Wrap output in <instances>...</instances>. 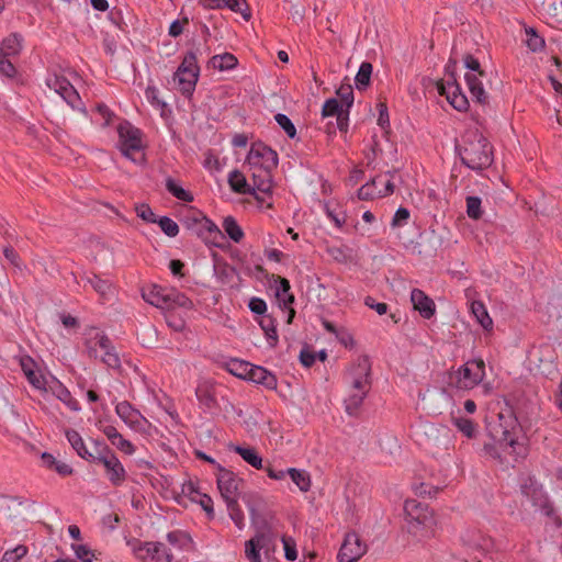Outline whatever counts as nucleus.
Instances as JSON below:
<instances>
[{"instance_id": "473e14b6", "label": "nucleus", "mask_w": 562, "mask_h": 562, "mask_svg": "<svg viewBox=\"0 0 562 562\" xmlns=\"http://www.w3.org/2000/svg\"><path fill=\"white\" fill-rule=\"evenodd\" d=\"M22 36L18 33H12L5 37L0 46V54L2 56H15L19 55L22 49Z\"/></svg>"}, {"instance_id": "79ce46f5", "label": "nucleus", "mask_w": 562, "mask_h": 562, "mask_svg": "<svg viewBox=\"0 0 562 562\" xmlns=\"http://www.w3.org/2000/svg\"><path fill=\"white\" fill-rule=\"evenodd\" d=\"M372 69H373L372 65L368 61H363L360 65L359 70L355 78L356 87L358 90H363L369 86L371 75H372Z\"/></svg>"}, {"instance_id": "4d7b16f0", "label": "nucleus", "mask_w": 562, "mask_h": 562, "mask_svg": "<svg viewBox=\"0 0 562 562\" xmlns=\"http://www.w3.org/2000/svg\"><path fill=\"white\" fill-rule=\"evenodd\" d=\"M345 110L344 105L335 98L325 101L322 108L323 117L336 116Z\"/></svg>"}, {"instance_id": "aec40b11", "label": "nucleus", "mask_w": 562, "mask_h": 562, "mask_svg": "<svg viewBox=\"0 0 562 562\" xmlns=\"http://www.w3.org/2000/svg\"><path fill=\"white\" fill-rule=\"evenodd\" d=\"M411 301L414 308L419 312L422 317L429 319L435 315V302L424 291L414 289L411 292Z\"/></svg>"}, {"instance_id": "4c0bfd02", "label": "nucleus", "mask_w": 562, "mask_h": 562, "mask_svg": "<svg viewBox=\"0 0 562 562\" xmlns=\"http://www.w3.org/2000/svg\"><path fill=\"white\" fill-rule=\"evenodd\" d=\"M286 472L290 475L292 482L300 488V491L307 492L311 488L312 482L307 471L289 468Z\"/></svg>"}, {"instance_id": "864d4df0", "label": "nucleus", "mask_w": 562, "mask_h": 562, "mask_svg": "<svg viewBox=\"0 0 562 562\" xmlns=\"http://www.w3.org/2000/svg\"><path fill=\"white\" fill-rule=\"evenodd\" d=\"M156 223L168 237H176L179 234V225L169 216H161Z\"/></svg>"}, {"instance_id": "a19ab883", "label": "nucleus", "mask_w": 562, "mask_h": 562, "mask_svg": "<svg viewBox=\"0 0 562 562\" xmlns=\"http://www.w3.org/2000/svg\"><path fill=\"white\" fill-rule=\"evenodd\" d=\"M166 189L171 195L180 201L192 202L194 199L191 192L183 189L176 180L170 177L166 180Z\"/></svg>"}, {"instance_id": "13d9d810", "label": "nucleus", "mask_w": 562, "mask_h": 562, "mask_svg": "<svg viewBox=\"0 0 562 562\" xmlns=\"http://www.w3.org/2000/svg\"><path fill=\"white\" fill-rule=\"evenodd\" d=\"M27 553V548L19 544L13 549L7 550L0 562H19Z\"/></svg>"}, {"instance_id": "7c9ffc66", "label": "nucleus", "mask_w": 562, "mask_h": 562, "mask_svg": "<svg viewBox=\"0 0 562 562\" xmlns=\"http://www.w3.org/2000/svg\"><path fill=\"white\" fill-rule=\"evenodd\" d=\"M33 361L31 359L23 360L21 362L22 370L30 382L31 385H33L37 390H47L48 382L44 378V375L40 372H36L33 370Z\"/></svg>"}, {"instance_id": "f257e3e1", "label": "nucleus", "mask_w": 562, "mask_h": 562, "mask_svg": "<svg viewBox=\"0 0 562 562\" xmlns=\"http://www.w3.org/2000/svg\"><path fill=\"white\" fill-rule=\"evenodd\" d=\"M501 436L498 446L502 448L504 459L509 456L514 462L524 460L529 452L528 440L522 434V428L512 409L498 414Z\"/></svg>"}, {"instance_id": "c03bdc74", "label": "nucleus", "mask_w": 562, "mask_h": 562, "mask_svg": "<svg viewBox=\"0 0 562 562\" xmlns=\"http://www.w3.org/2000/svg\"><path fill=\"white\" fill-rule=\"evenodd\" d=\"M195 395L199 403L206 409H213L216 406V400L206 385H199L195 390Z\"/></svg>"}, {"instance_id": "e433bc0d", "label": "nucleus", "mask_w": 562, "mask_h": 562, "mask_svg": "<svg viewBox=\"0 0 562 562\" xmlns=\"http://www.w3.org/2000/svg\"><path fill=\"white\" fill-rule=\"evenodd\" d=\"M237 64V58L231 53L215 55L210 59V65L221 71L234 69Z\"/></svg>"}, {"instance_id": "c85d7f7f", "label": "nucleus", "mask_w": 562, "mask_h": 562, "mask_svg": "<svg viewBox=\"0 0 562 562\" xmlns=\"http://www.w3.org/2000/svg\"><path fill=\"white\" fill-rule=\"evenodd\" d=\"M66 438L79 457L89 462L93 460V452L88 450L82 437L77 430L68 429L66 431Z\"/></svg>"}, {"instance_id": "a18cd8bd", "label": "nucleus", "mask_w": 562, "mask_h": 562, "mask_svg": "<svg viewBox=\"0 0 562 562\" xmlns=\"http://www.w3.org/2000/svg\"><path fill=\"white\" fill-rule=\"evenodd\" d=\"M188 492L195 494V496H192V499L198 502L210 517L214 516L213 501L209 495L195 491L192 483L188 485Z\"/></svg>"}, {"instance_id": "f8f14e48", "label": "nucleus", "mask_w": 562, "mask_h": 562, "mask_svg": "<svg viewBox=\"0 0 562 562\" xmlns=\"http://www.w3.org/2000/svg\"><path fill=\"white\" fill-rule=\"evenodd\" d=\"M217 487L224 502L238 501L240 485L244 483L243 479L238 477L233 471L224 469L221 464H217Z\"/></svg>"}, {"instance_id": "f3484780", "label": "nucleus", "mask_w": 562, "mask_h": 562, "mask_svg": "<svg viewBox=\"0 0 562 562\" xmlns=\"http://www.w3.org/2000/svg\"><path fill=\"white\" fill-rule=\"evenodd\" d=\"M404 512L408 524H416L430 527L434 522V514L428 505L417 499H407L404 504Z\"/></svg>"}, {"instance_id": "052dcab7", "label": "nucleus", "mask_w": 562, "mask_h": 562, "mask_svg": "<svg viewBox=\"0 0 562 562\" xmlns=\"http://www.w3.org/2000/svg\"><path fill=\"white\" fill-rule=\"evenodd\" d=\"M411 213L406 207H398L392 218V228H400L407 225Z\"/></svg>"}, {"instance_id": "69168bd1", "label": "nucleus", "mask_w": 562, "mask_h": 562, "mask_svg": "<svg viewBox=\"0 0 562 562\" xmlns=\"http://www.w3.org/2000/svg\"><path fill=\"white\" fill-rule=\"evenodd\" d=\"M300 361L306 368L312 367L316 361V352L308 346L303 347L300 351Z\"/></svg>"}, {"instance_id": "6ab92c4d", "label": "nucleus", "mask_w": 562, "mask_h": 562, "mask_svg": "<svg viewBox=\"0 0 562 562\" xmlns=\"http://www.w3.org/2000/svg\"><path fill=\"white\" fill-rule=\"evenodd\" d=\"M138 559L149 562H172V554L162 542H143L134 549Z\"/></svg>"}, {"instance_id": "6e6552de", "label": "nucleus", "mask_w": 562, "mask_h": 562, "mask_svg": "<svg viewBox=\"0 0 562 562\" xmlns=\"http://www.w3.org/2000/svg\"><path fill=\"white\" fill-rule=\"evenodd\" d=\"M119 147L122 155L134 162L138 159L134 154L140 153L143 149L142 131L127 121H123L117 125Z\"/></svg>"}, {"instance_id": "de8ad7c7", "label": "nucleus", "mask_w": 562, "mask_h": 562, "mask_svg": "<svg viewBox=\"0 0 562 562\" xmlns=\"http://www.w3.org/2000/svg\"><path fill=\"white\" fill-rule=\"evenodd\" d=\"M467 214L472 220H480L483 215L482 199L476 195H470L465 200Z\"/></svg>"}, {"instance_id": "ea45409f", "label": "nucleus", "mask_w": 562, "mask_h": 562, "mask_svg": "<svg viewBox=\"0 0 562 562\" xmlns=\"http://www.w3.org/2000/svg\"><path fill=\"white\" fill-rule=\"evenodd\" d=\"M226 235L235 243H239L244 238V231L233 216H226L222 223Z\"/></svg>"}, {"instance_id": "4be33fe9", "label": "nucleus", "mask_w": 562, "mask_h": 562, "mask_svg": "<svg viewBox=\"0 0 562 562\" xmlns=\"http://www.w3.org/2000/svg\"><path fill=\"white\" fill-rule=\"evenodd\" d=\"M251 171L252 186L255 193H262L263 195H270L272 192V176L273 169H249Z\"/></svg>"}, {"instance_id": "b1692460", "label": "nucleus", "mask_w": 562, "mask_h": 562, "mask_svg": "<svg viewBox=\"0 0 562 562\" xmlns=\"http://www.w3.org/2000/svg\"><path fill=\"white\" fill-rule=\"evenodd\" d=\"M47 390L50 391L52 394L63 402L70 411H80L79 402L72 397L70 391L58 380L54 379L52 383L47 385Z\"/></svg>"}, {"instance_id": "680f3d73", "label": "nucleus", "mask_w": 562, "mask_h": 562, "mask_svg": "<svg viewBox=\"0 0 562 562\" xmlns=\"http://www.w3.org/2000/svg\"><path fill=\"white\" fill-rule=\"evenodd\" d=\"M76 558L82 562H93L94 554L92 550L86 544H71Z\"/></svg>"}, {"instance_id": "9d476101", "label": "nucleus", "mask_w": 562, "mask_h": 562, "mask_svg": "<svg viewBox=\"0 0 562 562\" xmlns=\"http://www.w3.org/2000/svg\"><path fill=\"white\" fill-rule=\"evenodd\" d=\"M46 85L49 89L58 93L71 109L81 111L83 113L86 112L78 91L66 77L50 75L46 79Z\"/></svg>"}, {"instance_id": "ddd939ff", "label": "nucleus", "mask_w": 562, "mask_h": 562, "mask_svg": "<svg viewBox=\"0 0 562 562\" xmlns=\"http://www.w3.org/2000/svg\"><path fill=\"white\" fill-rule=\"evenodd\" d=\"M102 450L105 451V454H99L97 463L104 467L106 477L113 486H121L127 476L122 462L110 448H102Z\"/></svg>"}, {"instance_id": "09e8293b", "label": "nucleus", "mask_w": 562, "mask_h": 562, "mask_svg": "<svg viewBox=\"0 0 562 562\" xmlns=\"http://www.w3.org/2000/svg\"><path fill=\"white\" fill-rule=\"evenodd\" d=\"M226 507L229 514L231 519L234 521L236 527L241 530L245 526V516L240 507L238 506V501L225 502Z\"/></svg>"}, {"instance_id": "2f4dec72", "label": "nucleus", "mask_w": 562, "mask_h": 562, "mask_svg": "<svg viewBox=\"0 0 562 562\" xmlns=\"http://www.w3.org/2000/svg\"><path fill=\"white\" fill-rule=\"evenodd\" d=\"M369 391H352L350 390L349 395L345 398V411L349 416H356L367 397Z\"/></svg>"}, {"instance_id": "5fc2aeb1", "label": "nucleus", "mask_w": 562, "mask_h": 562, "mask_svg": "<svg viewBox=\"0 0 562 562\" xmlns=\"http://www.w3.org/2000/svg\"><path fill=\"white\" fill-rule=\"evenodd\" d=\"M483 451L485 456H488L492 459L498 460L499 462L505 461L502 448L498 446V438L496 437L484 443Z\"/></svg>"}, {"instance_id": "58836bf2", "label": "nucleus", "mask_w": 562, "mask_h": 562, "mask_svg": "<svg viewBox=\"0 0 562 562\" xmlns=\"http://www.w3.org/2000/svg\"><path fill=\"white\" fill-rule=\"evenodd\" d=\"M259 325L265 331L269 346L276 347L279 341L276 321L271 316H263Z\"/></svg>"}, {"instance_id": "423d86ee", "label": "nucleus", "mask_w": 562, "mask_h": 562, "mask_svg": "<svg viewBox=\"0 0 562 562\" xmlns=\"http://www.w3.org/2000/svg\"><path fill=\"white\" fill-rule=\"evenodd\" d=\"M200 75V67L196 60V54L192 50L188 52L177 71L173 80L178 82L179 90L186 98H191Z\"/></svg>"}, {"instance_id": "cd10ccee", "label": "nucleus", "mask_w": 562, "mask_h": 562, "mask_svg": "<svg viewBox=\"0 0 562 562\" xmlns=\"http://www.w3.org/2000/svg\"><path fill=\"white\" fill-rule=\"evenodd\" d=\"M168 289L169 288L154 284L149 289L143 291V299L156 307L165 308L167 304Z\"/></svg>"}, {"instance_id": "c9c22d12", "label": "nucleus", "mask_w": 562, "mask_h": 562, "mask_svg": "<svg viewBox=\"0 0 562 562\" xmlns=\"http://www.w3.org/2000/svg\"><path fill=\"white\" fill-rule=\"evenodd\" d=\"M471 313L485 330H491L493 328V319L481 301H473L471 303Z\"/></svg>"}, {"instance_id": "9b49d317", "label": "nucleus", "mask_w": 562, "mask_h": 562, "mask_svg": "<svg viewBox=\"0 0 562 562\" xmlns=\"http://www.w3.org/2000/svg\"><path fill=\"white\" fill-rule=\"evenodd\" d=\"M278 162L277 151L261 142L251 145L245 161L249 169H276Z\"/></svg>"}, {"instance_id": "338daca9", "label": "nucleus", "mask_w": 562, "mask_h": 562, "mask_svg": "<svg viewBox=\"0 0 562 562\" xmlns=\"http://www.w3.org/2000/svg\"><path fill=\"white\" fill-rule=\"evenodd\" d=\"M245 555L250 562H261L260 550L255 544V541H246Z\"/></svg>"}, {"instance_id": "2eb2a0df", "label": "nucleus", "mask_w": 562, "mask_h": 562, "mask_svg": "<svg viewBox=\"0 0 562 562\" xmlns=\"http://www.w3.org/2000/svg\"><path fill=\"white\" fill-rule=\"evenodd\" d=\"M71 276L78 285L82 284L83 289L88 285L91 286L103 300H109L113 295L114 288L108 279H102L98 274L88 271H82L79 274L72 272Z\"/></svg>"}, {"instance_id": "0e129e2a", "label": "nucleus", "mask_w": 562, "mask_h": 562, "mask_svg": "<svg viewBox=\"0 0 562 562\" xmlns=\"http://www.w3.org/2000/svg\"><path fill=\"white\" fill-rule=\"evenodd\" d=\"M284 547V555L289 561H294L297 558L295 541L291 537H282Z\"/></svg>"}, {"instance_id": "bb28decb", "label": "nucleus", "mask_w": 562, "mask_h": 562, "mask_svg": "<svg viewBox=\"0 0 562 562\" xmlns=\"http://www.w3.org/2000/svg\"><path fill=\"white\" fill-rule=\"evenodd\" d=\"M461 539L471 549L487 551L493 547L492 539L480 531H467Z\"/></svg>"}, {"instance_id": "e2e57ef3", "label": "nucleus", "mask_w": 562, "mask_h": 562, "mask_svg": "<svg viewBox=\"0 0 562 562\" xmlns=\"http://www.w3.org/2000/svg\"><path fill=\"white\" fill-rule=\"evenodd\" d=\"M135 211L137 213V216L140 217L143 221L148 223H156V215L148 204H138L135 206Z\"/></svg>"}, {"instance_id": "0eeeda50", "label": "nucleus", "mask_w": 562, "mask_h": 562, "mask_svg": "<svg viewBox=\"0 0 562 562\" xmlns=\"http://www.w3.org/2000/svg\"><path fill=\"white\" fill-rule=\"evenodd\" d=\"M464 66L468 69L464 79L472 99L481 105H487L490 95L485 91L482 80L486 75L482 70L479 59L469 54L464 57Z\"/></svg>"}, {"instance_id": "4468645a", "label": "nucleus", "mask_w": 562, "mask_h": 562, "mask_svg": "<svg viewBox=\"0 0 562 562\" xmlns=\"http://www.w3.org/2000/svg\"><path fill=\"white\" fill-rule=\"evenodd\" d=\"M368 547L356 532H348L337 554L338 562H357L367 553Z\"/></svg>"}, {"instance_id": "72a5a7b5", "label": "nucleus", "mask_w": 562, "mask_h": 562, "mask_svg": "<svg viewBox=\"0 0 562 562\" xmlns=\"http://www.w3.org/2000/svg\"><path fill=\"white\" fill-rule=\"evenodd\" d=\"M451 423L464 437L469 439L474 438L477 434V425L468 417L452 415Z\"/></svg>"}, {"instance_id": "37998d69", "label": "nucleus", "mask_w": 562, "mask_h": 562, "mask_svg": "<svg viewBox=\"0 0 562 562\" xmlns=\"http://www.w3.org/2000/svg\"><path fill=\"white\" fill-rule=\"evenodd\" d=\"M251 367H252L251 363H249L247 361L238 360V359H234L227 364V369H228L229 373H232L233 375H235L237 378L244 379V380H248L249 372H250L249 368H251Z\"/></svg>"}, {"instance_id": "1a4fd4ad", "label": "nucleus", "mask_w": 562, "mask_h": 562, "mask_svg": "<svg viewBox=\"0 0 562 562\" xmlns=\"http://www.w3.org/2000/svg\"><path fill=\"white\" fill-rule=\"evenodd\" d=\"M485 376V364L482 359H474L461 366L453 375V384L459 390H472Z\"/></svg>"}, {"instance_id": "774afa93", "label": "nucleus", "mask_w": 562, "mask_h": 562, "mask_svg": "<svg viewBox=\"0 0 562 562\" xmlns=\"http://www.w3.org/2000/svg\"><path fill=\"white\" fill-rule=\"evenodd\" d=\"M112 445L125 454L132 456L135 452V446L122 435Z\"/></svg>"}, {"instance_id": "8fccbe9b", "label": "nucleus", "mask_w": 562, "mask_h": 562, "mask_svg": "<svg viewBox=\"0 0 562 562\" xmlns=\"http://www.w3.org/2000/svg\"><path fill=\"white\" fill-rule=\"evenodd\" d=\"M526 44L532 52H540L544 48V40L533 27L526 29Z\"/></svg>"}, {"instance_id": "39448f33", "label": "nucleus", "mask_w": 562, "mask_h": 562, "mask_svg": "<svg viewBox=\"0 0 562 562\" xmlns=\"http://www.w3.org/2000/svg\"><path fill=\"white\" fill-rule=\"evenodd\" d=\"M456 65V60L449 59L445 68L447 79L437 82V91L440 95L446 97L452 108L457 111L464 112L469 109V100L457 82L454 76Z\"/></svg>"}, {"instance_id": "a878e982", "label": "nucleus", "mask_w": 562, "mask_h": 562, "mask_svg": "<svg viewBox=\"0 0 562 562\" xmlns=\"http://www.w3.org/2000/svg\"><path fill=\"white\" fill-rule=\"evenodd\" d=\"M195 223L199 225V235H201L206 241H211L213 245L218 246L216 240L224 238L218 226L206 216H201V218L195 220Z\"/></svg>"}, {"instance_id": "f704fd0d", "label": "nucleus", "mask_w": 562, "mask_h": 562, "mask_svg": "<svg viewBox=\"0 0 562 562\" xmlns=\"http://www.w3.org/2000/svg\"><path fill=\"white\" fill-rule=\"evenodd\" d=\"M173 307H183L190 310L193 307V303L184 293H181L175 288H169L167 294V304L165 308L169 310Z\"/></svg>"}, {"instance_id": "7ed1b4c3", "label": "nucleus", "mask_w": 562, "mask_h": 562, "mask_svg": "<svg viewBox=\"0 0 562 562\" xmlns=\"http://www.w3.org/2000/svg\"><path fill=\"white\" fill-rule=\"evenodd\" d=\"M87 352L90 358L98 359L111 369L121 368V359L111 339L101 331H93L86 341Z\"/></svg>"}, {"instance_id": "bf43d9fd", "label": "nucleus", "mask_w": 562, "mask_h": 562, "mask_svg": "<svg viewBox=\"0 0 562 562\" xmlns=\"http://www.w3.org/2000/svg\"><path fill=\"white\" fill-rule=\"evenodd\" d=\"M337 95L340 99V104L344 105L345 109L350 110L353 104V90L350 85H342L337 90Z\"/></svg>"}, {"instance_id": "5701e85b", "label": "nucleus", "mask_w": 562, "mask_h": 562, "mask_svg": "<svg viewBox=\"0 0 562 562\" xmlns=\"http://www.w3.org/2000/svg\"><path fill=\"white\" fill-rule=\"evenodd\" d=\"M249 376L247 381H251L256 384L262 385L268 390H276L278 385V380L276 375L268 371L266 368L261 366L252 364L249 368Z\"/></svg>"}, {"instance_id": "dca6fc26", "label": "nucleus", "mask_w": 562, "mask_h": 562, "mask_svg": "<svg viewBox=\"0 0 562 562\" xmlns=\"http://www.w3.org/2000/svg\"><path fill=\"white\" fill-rule=\"evenodd\" d=\"M348 379L350 390L370 391L371 389V363L368 357L360 358L351 368Z\"/></svg>"}, {"instance_id": "603ef678", "label": "nucleus", "mask_w": 562, "mask_h": 562, "mask_svg": "<svg viewBox=\"0 0 562 562\" xmlns=\"http://www.w3.org/2000/svg\"><path fill=\"white\" fill-rule=\"evenodd\" d=\"M382 182L381 177L373 178L358 190V198L360 200H371L378 196L376 182Z\"/></svg>"}, {"instance_id": "f03ea898", "label": "nucleus", "mask_w": 562, "mask_h": 562, "mask_svg": "<svg viewBox=\"0 0 562 562\" xmlns=\"http://www.w3.org/2000/svg\"><path fill=\"white\" fill-rule=\"evenodd\" d=\"M462 142L456 149L462 164L469 169L481 171L493 164V147L482 133L469 132Z\"/></svg>"}, {"instance_id": "a211bd4d", "label": "nucleus", "mask_w": 562, "mask_h": 562, "mask_svg": "<svg viewBox=\"0 0 562 562\" xmlns=\"http://www.w3.org/2000/svg\"><path fill=\"white\" fill-rule=\"evenodd\" d=\"M115 413L133 430L145 432L150 425L142 413L127 401L116 404Z\"/></svg>"}, {"instance_id": "3c124183", "label": "nucleus", "mask_w": 562, "mask_h": 562, "mask_svg": "<svg viewBox=\"0 0 562 562\" xmlns=\"http://www.w3.org/2000/svg\"><path fill=\"white\" fill-rule=\"evenodd\" d=\"M224 8L240 13L246 21L251 18L250 9L246 0H225Z\"/></svg>"}, {"instance_id": "393cba45", "label": "nucleus", "mask_w": 562, "mask_h": 562, "mask_svg": "<svg viewBox=\"0 0 562 562\" xmlns=\"http://www.w3.org/2000/svg\"><path fill=\"white\" fill-rule=\"evenodd\" d=\"M277 280L279 281V286L277 288V297L280 304H282L284 308L289 310L288 323H291L295 315V311L291 307L292 303L294 302V295L290 292L291 285L289 280L281 277H277Z\"/></svg>"}, {"instance_id": "49530a36", "label": "nucleus", "mask_w": 562, "mask_h": 562, "mask_svg": "<svg viewBox=\"0 0 562 562\" xmlns=\"http://www.w3.org/2000/svg\"><path fill=\"white\" fill-rule=\"evenodd\" d=\"M167 540L171 546L178 547L180 549H187L192 543L191 537L182 530H173L168 532Z\"/></svg>"}, {"instance_id": "c756f323", "label": "nucleus", "mask_w": 562, "mask_h": 562, "mask_svg": "<svg viewBox=\"0 0 562 562\" xmlns=\"http://www.w3.org/2000/svg\"><path fill=\"white\" fill-rule=\"evenodd\" d=\"M231 450L241 457L252 468L260 470L263 469V460L258 451L252 447L231 446Z\"/></svg>"}, {"instance_id": "6e6d98bb", "label": "nucleus", "mask_w": 562, "mask_h": 562, "mask_svg": "<svg viewBox=\"0 0 562 562\" xmlns=\"http://www.w3.org/2000/svg\"><path fill=\"white\" fill-rule=\"evenodd\" d=\"M274 120L289 138L294 139L296 137V128L288 115L278 113Z\"/></svg>"}, {"instance_id": "20e7f679", "label": "nucleus", "mask_w": 562, "mask_h": 562, "mask_svg": "<svg viewBox=\"0 0 562 562\" xmlns=\"http://www.w3.org/2000/svg\"><path fill=\"white\" fill-rule=\"evenodd\" d=\"M520 492L522 497L543 516L549 518L554 516L555 509L553 503L543 488V485L535 477H525L520 484Z\"/></svg>"}, {"instance_id": "412c9836", "label": "nucleus", "mask_w": 562, "mask_h": 562, "mask_svg": "<svg viewBox=\"0 0 562 562\" xmlns=\"http://www.w3.org/2000/svg\"><path fill=\"white\" fill-rule=\"evenodd\" d=\"M228 183L234 192L239 194L254 195L258 202L265 203V198H261L259 194L255 193V188H251V184L247 182V179L241 171L237 169L231 171L228 173Z\"/></svg>"}]
</instances>
